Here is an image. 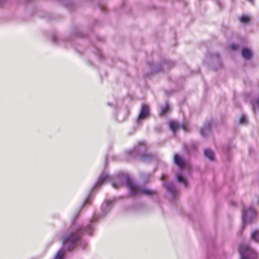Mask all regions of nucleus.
Masks as SVG:
<instances>
[{
	"mask_svg": "<svg viewBox=\"0 0 259 259\" xmlns=\"http://www.w3.org/2000/svg\"><path fill=\"white\" fill-rule=\"evenodd\" d=\"M117 180L120 182L119 184L117 185L113 182L112 183V186L114 188L117 189L122 185L126 184L130 189V194L132 196L140 194L151 195L154 194V192L152 190L147 189H142L134 184L132 179L126 174H122L119 176L117 177Z\"/></svg>",
	"mask_w": 259,
	"mask_h": 259,
	"instance_id": "obj_1",
	"label": "nucleus"
},
{
	"mask_svg": "<svg viewBox=\"0 0 259 259\" xmlns=\"http://www.w3.org/2000/svg\"><path fill=\"white\" fill-rule=\"evenodd\" d=\"M82 234V229L78 228L70 232L63 237V243L64 246L68 250L75 247L76 243Z\"/></svg>",
	"mask_w": 259,
	"mask_h": 259,
	"instance_id": "obj_2",
	"label": "nucleus"
},
{
	"mask_svg": "<svg viewBox=\"0 0 259 259\" xmlns=\"http://www.w3.org/2000/svg\"><path fill=\"white\" fill-rule=\"evenodd\" d=\"M239 251L241 259H258L257 252L249 245L241 244L239 246Z\"/></svg>",
	"mask_w": 259,
	"mask_h": 259,
	"instance_id": "obj_3",
	"label": "nucleus"
},
{
	"mask_svg": "<svg viewBox=\"0 0 259 259\" xmlns=\"http://www.w3.org/2000/svg\"><path fill=\"white\" fill-rule=\"evenodd\" d=\"M256 216V212L253 208H249L246 210H244L243 211V220H251Z\"/></svg>",
	"mask_w": 259,
	"mask_h": 259,
	"instance_id": "obj_4",
	"label": "nucleus"
},
{
	"mask_svg": "<svg viewBox=\"0 0 259 259\" xmlns=\"http://www.w3.org/2000/svg\"><path fill=\"white\" fill-rule=\"evenodd\" d=\"M149 114V107L146 104L142 105L140 113L138 116V119L142 120L145 118Z\"/></svg>",
	"mask_w": 259,
	"mask_h": 259,
	"instance_id": "obj_5",
	"label": "nucleus"
},
{
	"mask_svg": "<svg viewBox=\"0 0 259 259\" xmlns=\"http://www.w3.org/2000/svg\"><path fill=\"white\" fill-rule=\"evenodd\" d=\"M174 161L175 163L181 168L184 167L186 165L185 160L183 157L178 154L174 155Z\"/></svg>",
	"mask_w": 259,
	"mask_h": 259,
	"instance_id": "obj_6",
	"label": "nucleus"
},
{
	"mask_svg": "<svg viewBox=\"0 0 259 259\" xmlns=\"http://www.w3.org/2000/svg\"><path fill=\"white\" fill-rule=\"evenodd\" d=\"M169 126L173 132H175L180 127V125L176 121H170L169 122Z\"/></svg>",
	"mask_w": 259,
	"mask_h": 259,
	"instance_id": "obj_7",
	"label": "nucleus"
},
{
	"mask_svg": "<svg viewBox=\"0 0 259 259\" xmlns=\"http://www.w3.org/2000/svg\"><path fill=\"white\" fill-rule=\"evenodd\" d=\"M109 179V176L108 175H102L98 179V181L96 184L98 186H100L105 181L108 180Z\"/></svg>",
	"mask_w": 259,
	"mask_h": 259,
	"instance_id": "obj_8",
	"label": "nucleus"
},
{
	"mask_svg": "<svg viewBox=\"0 0 259 259\" xmlns=\"http://www.w3.org/2000/svg\"><path fill=\"white\" fill-rule=\"evenodd\" d=\"M242 55L245 59H249L251 56V53L247 49H243L242 51Z\"/></svg>",
	"mask_w": 259,
	"mask_h": 259,
	"instance_id": "obj_9",
	"label": "nucleus"
},
{
	"mask_svg": "<svg viewBox=\"0 0 259 259\" xmlns=\"http://www.w3.org/2000/svg\"><path fill=\"white\" fill-rule=\"evenodd\" d=\"M204 155H205V157H206L210 160H213L214 154L211 150H210L208 149H205L204 151Z\"/></svg>",
	"mask_w": 259,
	"mask_h": 259,
	"instance_id": "obj_10",
	"label": "nucleus"
},
{
	"mask_svg": "<svg viewBox=\"0 0 259 259\" xmlns=\"http://www.w3.org/2000/svg\"><path fill=\"white\" fill-rule=\"evenodd\" d=\"M251 237L252 239L259 243V230L254 231Z\"/></svg>",
	"mask_w": 259,
	"mask_h": 259,
	"instance_id": "obj_11",
	"label": "nucleus"
},
{
	"mask_svg": "<svg viewBox=\"0 0 259 259\" xmlns=\"http://www.w3.org/2000/svg\"><path fill=\"white\" fill-rule=\"evenodd\" d=\"M250 20V19L249 17L246 16V15L242 16L240 18V22L241 23H244V24L249 23Z\"/></svg>",
	"mask_w": 259,
	"mask_h": 259,
	"instance_id": "obj_12",
	"label": "nucleus"
},
{
	"mask_svg": "<svg viewBox=\"0 0 259 259\" xmlns=\"http://www.w3.org/2000/svg\"><path fill=\"white\" fill-rule=\"evenodd\" d=\"M169 110V107L168 104H166L163 108L161 110L160 114L161 116H163Z\"/></svg>",
	"mask_w": 259,
	"mask_h": 259,
	"instance_id": "obj_13",
	"label": "nucleus"
},
{
	"mask_svg": "<svg viewBox=\"0 0 259 259\" xmlns=\"http://www.w3.org/2000/svg\"><path fill=\"white\" fill-rule=\"evenodd\" d=\"M64 252L62 250L59 251L56 254L54 259H62Z\"/></svg>",
	"mask_w": 259,
	"mask_h": 259,
	"instance_id": "obj_14",
	"label": "nucleus"
},
{
	"mask_svg": "<svg viewBox=\"0 0 259 259\" xmlns=\"http://www.w3.org/2000/svg\"><path fill=\"white\" fill-rule=\"evenodd\" d=\"M180 127L185 131L189 132L190 130V126L188 124H183L180 125Z\"/></svg>",
	"mask_w": 259,
	"mask_h": 259,
	"instance_id": "obj_15",
	"label": "nucleus"
},
{
	"mask_svg": "<svg viewBox=\"0 0 259 259\" xmlns=\"http://www.w3.org/2000/svg\"><path fill=\"white\" fill-rule=\"evenodd\" d=\"M177 179L179 182L184 184L185 185V186L187 185V182H186V180L184 179V178L182 176L178 175Z\"/></svg>",
	"mask_w": 259,
	"mask_h": 259,
	"instance_id": "obj_16",
	"label": "nucleus"
},
{
	"mask_svg": "<svg viewBox=\"0 0 259 259\" xmlns=\"http://www.w3.org/2000/svg\"><path fill=\"white\" fill-rule=\"evenodd\" d=\"M91 198L90 197V196H88L86 199L84 200V202H83V205H85L87 204H90L91 203Z\"/></svg>",
	"mask_w": 259,
	"mask_h": 259,
	"instance_id": "obj_17",
	"label": "nucleus"
},
{
	"mask_svg": "<svg viewBox=\"0 0 259 259\" xmlns=\"http://www.w3.org/2000/svg\"><path fill=\"white\" fill-rule=\"evenodd\" d=\"M246 122V118L244 116H241L240 119V123H244Z\"/></svg>",
	"mask_w": 259,
	"mask_h": 259,
	"instance_id": "obj_18",
	"label": "nucleus"
},
{
	"mask_svg": "<svg viewBox=\"0 0 259 259\" xmlns=\"http://www.w3.org/2000/svg\"><path fill=\"white\" fill-rule=\"evenodd\" d=\"M238 48V46L235 45V44H232L231 46V48L232 49V50H236Z\"/></svg>",
	"mask_w": 259,
	"mask_h": 259,
	"instance_id": "obj_19",
	"label": "nucleus"
},
{
	"mask_svg": "<svg viewBox=\"0 0 259 259\" xmlns=\"http://www.w3.org/2000/svg\"><path fill=\"white\" fill-rule=\"evenodd\" d=\"M201 133L202 135H203V136H205L204 129L202 130Z\"/></svg>",
	"mask_w": 259,
	"mask_h": 259,
	"instance_id": "obj_20",
	"label": "nucleus"
},
{
	"mask_svg": "<svg viewBox=\"0 0 259 259\" xmlns=\"http://www.w3.org/2000/svg\"><path fill=\"white\" fill-rule=\"evenodd\" d=\"M249 1L252 2V0H248Z\"/></svg>",
	"mask_w": 259,
	"mask_h": 259,
	"instance_id": "obj_21",
	"label": "nucleus"
}]
</instances>
